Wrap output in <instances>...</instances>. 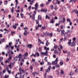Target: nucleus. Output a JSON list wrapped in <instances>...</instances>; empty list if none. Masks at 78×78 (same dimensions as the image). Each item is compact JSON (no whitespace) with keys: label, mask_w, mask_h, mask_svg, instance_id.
<instances>
[{"label":"nucleus","mask_w":78,"mask_h":78,"mask_svg":"<svg viewBox=\"0 0 78 78\" xmlns=\"http://www.w3.org/2000/svg\"><path fill=\"white\" fill-rule=\"evenodd\" d=\"M41 16H38V20H41Z\"/></svg>","instance_id":"16"},{"label":"nucleus","mask_w":78,"mask_h":78,"mask_svg":"<svg viewBox=\"0 0 78 78\" xmlns=\"http://www.w3.org/2000/svg\"><path fill=\"white\" fill-rule=\"evenodd\" d=\"M19 71H20V74H21L22 73H25V71L24 70L22 69H21V68L20 67L19 69Z\"/></svg>","instance_id":"2"},{"label":"nucleus","mask_w":78,"mask_h":78,"mask_svg":"<svg viewBox=\"0 0 78 78\" xmlns=\"http://www.w3.org/2000/svg\"><path fill=\"white\" fill-rule=\"evenodd\" d=\"M9 78V75H8L7 76V75L6 74L4 78Z\"/></svg>","instance_id":"26"},{"label":"nucleus","mask_w":78,"mask_h":78,"mask_svg":"<svg viewBox=\"0 0 78 78\" xmlns=\"http://www.w3.org/2000/svg\"><path fill=\"white\" fill-rule=\"evenodd\" d=\"M23 29L25 30V32L23 34V35L25 36H26L27 35V34H28V33H27V30H26V29L28 30V28H27V27H24Z\"/></svg>","instance_id":"1"},{"label":"nucleus","mask_w":78,"mask_h":78,"mask_svg":"<svg viewBox=\"0 0 78 78\" xmlns=\"http://www.w3.org/2000/svg\"><path fill=\"white\" fill-rule=\"evenodd\" d=\"M39 20H35V21L36 22V24H38V25H39Z\"/></svg>","instance_id":"24"},{"label":"nucleus","mask_w":78,"mask_h":78,"mask_svg":"<svg viewBox=\"0 0 78 78\" xmlns=\"http://www.w3.org/2000/svg\"><path fill=\"white\" fill-rule=\"evenodd\" d=\"M73 74H74V73L72 72H71L69 74V75L72 76V75H73Z\"/></svg>","instance_id":"9"},{"label":"nucleus","mask_w":78,"mask_h":78,"mask_svg":"<svg viewBox=\"0 0 78 78\" xmlns=\"http://www.w3.org/2000/svg\"><path fill=\"white\" fill-rule=\"evenodd\" d=\"M54 21H53V20L51 19V21L50 22V23H54Z\"/></svg>","instance_id":"29"},{"label":"nucleus","mask_w":78,"mask_h":78,"mask_svg":"<svg viewBox=\"0 0 78 78\" xmlns=\"http://www.w3.org/2000/svg\"><path fill=\"white\" fill-rule=\"evenodd\" d=\"M48 64L49 65H51V63H50V62H48Z\"/></svg>","instance_id":"64"},{"label":"nucleus","mask_w":78,"mask_h":78,"mask_svg":"<svg viewBox=\"0 0 78 78\" xmlns=\"http://www.w3.org/2000/svg\"><path fill=\"white\" fill-rule=\"evenodd\" d=\"M57 2V3H58V5H59L60 4V3H61V2L57 1H56Z\"/></svg>","instance_id":"53"},{"label":"nucleus","mask_w":78,"mask_h":78,"mask_svg":"<svg viewBox=\"0 0 78 78\" xmlns=\"http://www.w3.org/2000/svg\"><path fill=\"white\" fill-rule=\"evenodd\" d=\"M24 57V59H27V56H23Z\"/></svg>","instance_id":"42"},{"label":"nucleus","mask_w":78,"mask_h":78,"mask_svg":"<svg viewBox=\"0 0 78 78\" xmlns=\"http://www.w3.org/2000/svg\"><path fill=\"white\" fill-rule=\"evenodd\" d=\"M61 34H64V36H65V34H64V30H62L61 32Z\"/></svg>","instance_id":"8"},{"label":"nucleus","mask_w":78,"mask_h":78,"mask_svg":"<svg viewBox=\"0 0 78 78\" xmlns=\"http://www.w3.org/2000/svg\"><path fill=\"white\" fill-rule=\"evenodd\" d=\"M56 8H57V6H56V5H55V11L57 10Z\"/></svg>","instance_id":"62"},{"label":"nucleus","mask_w":78,"mask_h":78,"mask_svg":"<svg viewBox=\"0 0 78 78\" xmlns=\"http://www.w3.org/2000/svg\"><path fill=\"white\" fill-rule=\"evenodd\" d=\"M58 58H57L56 59V60L55 61L52 62V64H55L56 65L57 64H58Z\"/></svg>","instance_id":"4"},{"label":"nucleus","mask_w":78,"mask_h":78,"mask_svg":"<svg viewBox=\"0 0 78 78\" xmlns=\"http://www.w3.org/2000/svg\"><path fill=\"white\" fill-rule=\"evenodd\" d=\"M15 26H16V27H17V26H18V25H19V24L18 23H17L16 24H15Z\"/></svg>","instance_id":"54"},{"label":"nucleus","mask_w":78,"mask_h":78,"mask_svg":"<svg viewBox=\"0 0 78 78\" xmlns=\"http://www.w3.org/2000/svg\"><path fill=\"white\" fill-rule=\"evenodd\" d=\"M58 46H54V49H56V48H57Z\"/></svg>","instance_id":"37"},{"label":"nucleus","mask_w":78,"mask_h":78,"mask_svg":"<svg viewBox=\"0 0 78 78\" xmlns=\"http://www.w3.org/2000/svg\"><path fill=\"white\" fill-rule=\"evenodd\" d=\"M32 18L33 20H34V19H35V15H34V14H33V15L32 16Z\"/></svg>","instance_id":"21"},{"label":"nucleus","mask_w":78,"mask_h":78,"mask_svg":"<svg viewBox=\"0 0 78 78\" xmlns=\"http://www.w3.org/2000/svg\"><path fill=\"white\" fill-rule=\"evenodd\" d=\"M75 73H78V69H77V68H76V69L75 70Z\"/></svg>","instance_id":"33"},{"label":"nucleus","mask_w":78,"mask_h":78,"mask_svg":"<svg viewBox=\"0 0 78 78\" xmlns=\"http://www.w3.org/2000/svg\"><path fill=\"white\" fill-rule=\"evenodd\" d=\"M31 6L30 5V6H29L28 9H29V10H30L31 9Z\"/></svg>","instance_id":"36"},{"label":"nucleus","mask_w":78,"mask_h":78,"mask_svg":"<svg viewBox=\"0 0 78 78\" xmlns=\"http://www.w3.org/2000/svg\"><path fill=\"white\" fill-rule=\"evenodd\" d=\"M28 55V53L26 52L25 53V55H23V56H26L27 55Z\"/></svg>","instance_id":"39"},{"label":"nucleus","mask_w":78,"mask_h":78,"mask_svg":"<svg viewBox=\"0 0 78 78\" xmlns=\"http://www.w3.org/2000/svg\"><path fill=\"white\" fill-rule=\"evenodd\" d=\"M74 12H76V14H78V11H76V10L74 11Z\"/></svg>","instance_id":"44"},{"label":"nucleus","mask_w":78,"mask_h":78,"mask_svg":"<svg viewBox=\"0 0 78 78\" xmlns=\"http://www.w3.org/2000/svg\"><path fill=\"white\" fill-rule=\"evenodd\" d=\"M41 56H42V55H44V56H47V51H46L45 52H41Z\"/></svg>","instance_id":"3"},{"label":"nucleus","mask_w":78,"mask_h":78,"mask_svg":"<svg viewBox=\"0 0 78 78\" xmlns=\"http://www.w3.org/2000/svg\"><path fill=\"white\" fill-rule=\"evenodd\" d=\"M47 18L48 19H50V18L49 17H48V15H46V16L45 19H47Z\"/></svg>","instance_id":"23"},{"label":"nucleus","mask_w":78,"mask_h":78,"mask_svg":"<svg viewBox=\"0 0 78 78\" xmlns=\"http://www.w3.org/2000/svg\"><path fill=\"white\" fill-rule=\"evenodd\" d=\"M42 27V24H41L40 25H39V24H38L37 26L38 28H39V27H40V28H41Z\"/></svg>","instance_id":"35"},{"label":"nucleus","mask_w":78,"mask_h":78,"mask_svg":"<svg viewBox=\"0 0 78 78\" xmlns=\"http://www.w3.org/2000/svg\"><path fill=\"white\" fill-rule=\"evenodd\" d=\"M34 56V58H36V54H32V55H30L31 57H33V56Z\"/></svg>","instance_id":"17"},{"label":"nucleus","mask_w":78,"mask_h":78,"mask_svg":"<svg viewBox=\"0 0 78 78\" xmlns=\"http://www.w3.org/2000/svg\"><path fill=\"white\" fill-rule=\"evenodd\" d=\"M1 41L2 42H5V39L4 38H3L1 40Z\"/></svg>","instance_id":"15"},{"label":"nucleus","mask_w":78,"mask_h":78,"mask_svg":"<svg viewBox=\"0 0 78 78\" xmlns=\"http://www.w3.org/2000/svg\"><path fill=\"white\" fill-rule=\"evenodd\" d=\"M11 33H12V36L13 35V34H15V31H14V32L12 31Z\"/></svg>","instance_id":"41"},{"label":"nucleus","mask_w":78,"mask_h":78,"mask_svg":"<svg viewBox=\"0 0 78 78\" xmlns=\"http://www.w3.org/2000/svg\"><path fill=\"white\" fill-rule=\"evenodd\" d=\"M8 48H9V46L8 45H7L5 46V48L6 50H7Z\"/></svg>","instance_id":"12"},{"label":"nucleus","mask_w":78,"mask_h":78,"mask_svg":"<svg viewBox=\"0 0 78 78\" xmlns=\"http://www.w3.org/2000/svg\"><path fill=\"white\" fill-rule=\"evenodd\" d=\"M69 25H70V26H72V23L71 22V21H70V22H69Z\"/></svg>","instance_id":"52"},{"label":"nucleus","mask_w":78,"mask_h":78,"mask_svg":"<svg viewBox=\"0 0 78 78\" xmlns=\"http://www.w3.org/2000/svg\"><path fill=\"white\" fill-rule=\"evenodd\" d=\"M70 30H67L66 32V34H68L69 33H70Z\"/></svg>","instance_id":"25"},{"label":"nucleus","mask_w":78,"mask_h":78,"mask_svg":"<svg viewBox=\"0 0 78 78\" xmlns=\"http://www.w3.org/2000/svg\"><path fill=\"white\" fill-rule=\"evenodd\" d=\"M19 39H18L17 40H16V42H19Z\"/></svg>","instance_id":"58"},{"label":"nucleus","mask_w":78,"mask_h":78,"mask_svg":"<svg viewBox=\"0 0 78 78\" xmlns=\"http://www.w3.org/2000/svg\"><path fill=\"white\" fill-rule=\"evenodd\" d=\"M35 55H37V56H38V57H39V52H37V53H35Z\"/></svg>","instance_id":"19"},{"label":"nucleus","mask_w":78,"mask_h":78,"mask_svg":"<svg viewBox=\"0 0 78 78\" xmlns=\"http://www.w3.org/2000/svg\"><path fill=\"white\" fill-rule=\"evenodd\" d=\"M68 44L69 45H70V44H71L72 43H71V42H70V41H69L68 42Z\"/></svg>","instance_id":"45"},{"label":"nucleus","mask_w":78,"mask_h":78,"mask_svg":"<svg viewBox=\"0 0 78 78\" xmlns=\"http://www.w3.org/2000/svg\"><path fill=\"white\" fill-rule=\"evenodd\" d=\"M60 66H62L63 65V62H60Z\"/></svg>","instance_id":"34"},{"label":"nucleus","mask_w":78,"mask_h":78,"mask_svg":"<svg viewBox=\"0 0 78 78\" xmlns=\"http://www.w3.org/2000/svg\"><path fill=\"white\" fill-rule=\"evenodd\" d=\"M6 72V69H4L3 70L2 72L3 73H5V72Z\"/></svg>","instance_id":"57"},{"label":"nucleus","mask_w":78,"mask_h":78,"mask_svg":"<svg viewBox=\"0 0 78 78\" xmlns=\"http://www.w3.org/2000/svg\"><path fill=\"white\" fill-rule=\"evenodd\" d=\"M13 28H14V30H16V28H17V26L15 25H13Z\"/></svg>","instance_id":"30"},{"label":"nucleus","mask_w":78,"mask_h":78,"mask_svg":"<svg viewBox=\"0 0 78 78\" xmlns=\"http://www.w3.org/2000/svg\"><path fill=\"white\" fill-rule=\"evenodd\" d=\"M41 12H47V9H42L41 10Z\"/></svg>","instance_id":"5"},{"label":"nucleus","mask_w":78,"mask_h":78,"mask_svg":"<svg viewBox=\"0 0 78 78\" xmlns=\"http://www.w3.org/2000/svg\"><path fill=\"white\" fill-rule=\"evenodd\" d=\"M23 23H22L20 25L21 27H23Z\"/></svg>","instance_id":"60"},{"label":"nucleus","mask_w":78,"mask_h":78,"mask_svg":"<svg viewBox=\"0 0 78 78\" xmlns=\"http://www.w3.org/2000/svg\"><path fill=\"white\" fill-rule=\"evenodd\" d=\"M52 35H53V34L52 33L49 34V36H52Z\"/></svg>","instance_id":"61"},{"label":"nucleus","mask_w":78,"mask_h":78,"mask_svg":"<svg viewBox=\"0 0 78 78\" xmlns=\"http://www.w3.org/2000/svg\"><path fill=\"white\" fill-rule=\"evenodd\" d=\"M46 72L47 73V72H49V69H47L46 70H45Z\"/></svg>","instance_id":"63"},{"label":"nucleus","mask_w":78,"mask_h":78,"mask_svg":"<svg viewBox=\"0 0 78 78\" xmlns=\"http://www.w3.org/2000/svg\"><path fill=\"white\" fill-rule=\"evenodd\" d=\"M5 5H6L7 4H8V1H5V3H4Z\"/></svg>","instance_id":"31"},{"label":"nucleus","mask_w":78,"mask_h":78,"mask_svg":"<svg viewBox=\"0 0 78 78\" xmlns=\"http://www.w3.org/2000/svg\"><path fill=\"white\" fill-rule=\"evenodd\" d=\"M51 66H50L48 68V69L49 70V72L50 70V68H51Z\"/></svg>","instance_id":"48"},{"label":"nucleus","mask_w":78,"mask_h":78,"mask_svg":"<svg viewBox=\"0 0 78 78\" xmlns=\"http://www.w3.org/2000/svg\"><path fill=\"white\" fill-rule=\"evenodd\" d=\"M71 47H74V46H75V45H76L75 42L74 41H73V42L71 43Z\"/></svg>","instance_id":"6"},{"label":"nucleus","mask_w":78,"mask_h":78,"mask_svg":"<svg viewBox=\"0 0 78 78\" xmlns=\"http://www.w3.org/2000/svg\"><path fill=\"white\" fill-rule=\"evenodd\" d=\"M33 66H31L30 68V69L31 70H33Z\"/></svg>","instance_id":"43"},{"label":"nucleus","mask_w":78,"mask_h":78,"mask_svg":"<svg viewBox=\"0 0 78 78\" xmlns=\"http://www.w3.org/2000/svg\"><path fill=\"white\" fill-rule=\"evenodd\" d=\"M59 47H60L61 49H62V48H63V47L61 45H59Z\"/></svg>","instance_id":"47"},{"label":"nucleus","mask_w":78,"mask_h":78,"mask_svg":"<svg viewBox=\"0 0 78 78\" xmlns=\"http://www.w3.org/2000/svg\"><path fill=\"white\" fill-rule=\"evenodd\" d=\"M35 7H38V4H37V2L35 5Z\"/></svg>","instance_id":"40"},{"label":"nucleus","mask_w":78,"mask_h":78,"mask_svg":"<svg viewBox=\"0 0 78 78\" xmlns=\"http://www.w3.org/2000/svg\"><path fill=\"white\" fill-rule=\"evenodd\" d=\"M39 51H42V47H39Z\"/></svg>","instance_id":"28"},{"label":"nucleus","mask_w":78,"mask_h":78,"mask_svg":"<svg viewBox=\"0 0 78 78\" xmlns=\"http://www.w3.org/2000/svg\"><path fill=\"white\" fill-rule=\"evenodd\" d=\"M63 21H60V23H61V22H62V23H64V22H66V20L65 19V17H63Z\"/></svg>","instance_id":"11"},{"label":"nucleus","mask_w":78,"mask_h":78,"mask_svg":"<svg viewBox=\"0 0 78 78\" xmlns=\"http://www.w3.org/2000/svg\"><path fill=\"white\" fill-rule=\"evenodd\" d=\"M55 25H56V27H58V26H59V23H56L55 24Z\"/></svg>","instance_id":"56"},{"label":"nucleus","mask_w":78,"mask_h":78,"mask_svg":"<svg viewBox=\"0 0 78 78\" xmlns=\"http://www.w3.org/2000/svg\"><path fill=\"white\" fill-rule=\"evenodd\" d=\"M14 9V7H12V9L11 10V11L12 12V13H14V9Z\"/></svg>","instance_id":"13"},{"label":"nucleus","mask_w":78,"mask_h":78,"mask_svg":"<svg viewBox=\"0 0 78 78\" xmlns=\"http://www.w3.org/2000/svg\"><path fill=\"white\" fill-rule=\"evenodd\" d=\"M50 7L51 8V9H53V5H51Z\"/></svg>","instance_id":"50"},{"label":"nucleus","mask_w":78,"mask_h":78,"mask_svg":"<svg viewBox=\"0 0 78 78\" xmlns=\"http://www.w3.org/2000/svg\"><path fill=\"white\" fill-rule=\"evenodd\" d=\"M41 28L42 30H45V27H42Z\"/></svg>","instance_id":"22"},{"label":"nucleus","mask_w":78,"mask_h":78,"mask_svg":"<svg viewBox=\"0 0 78 78\" xmlns=\"http://www.w3.org/2000/svg\"><path fill=\"white\" fill-rule=\"evenodd\" d=\"M63 51L64 53H66L67 52V51H64V50H63Z\"/></svg>","instance_id":"46"},{"label":"nucleus","mask_w":78,"mask_h":78,"mask_svg":"<svg viewBox=\"0 0 78 78\" xmlns=\"http://www.w3.org/2000/svg\"><path fill=\"white\" fill-rule=\"evenodd\" d=\"M22 54L21 53H20V54L18 55V58H19V60H20V58L22 57Z\"/></svg>","instance_id":"10"},{"label":"nucleus","mask_w":78,"mask_h":78,"mask_svg":"<svg viewBox=\"0 0 78 78\" xmlns=\"http://www.w3.org/2000/svg\"><path fill=\"white\" fill-rule=\"evenodd\" d=\"M48 78H53V76H49L48 77Z\"/></svg>","instance_id":"49"},{"label":"nucleus","mask_w":78,"mask_h":78,"mask_svg":"<svg viewBox=\"0 0 78 78\" xmlns=\"http://www.w3.org/2000/svg\"><path fill=\"white\" fill-rule=\"evenodd\" d=\"M50 4V2H48L46 3V5H49Z\"/></svg>","instance_id":"59"},{"label":"nucleus","mask_w":78,"mask_h":78,"mask_svg":"<svg viewBox=\"0 0 78 78\" xmlns=\"http://www.w3.org/2000/svg\"><path fill=\"white\" fill-rule=\"evenodd\" d=\"M40 6H41V7H43V6H44V4L42 3L40 4Z\"/></svg>","instance_id":"32"},{"label":"nucleus","mask_w":78,"mask_h":78,"mask_svg":"<svg viewBox=\"0 0 78 78\" xmlns=\"http://www.w3.org/2000/svg\"><path fill=\"white\" fill-rule=\"evenodd\" d=\"M33 47V45H32L31 44H28L27 46V47L28 48H29L30 49L31 48V47Z\"/></svg>","instance_id":"7"},{"label":"nucleus","mask_w":78,"mask_h":78,"mask_svg":"<svg viewBox=\"0 0 78 78\" xmlns=\"http://www.w3.org/2000/svg\"><path fill=\"white\" fill-rule=\"evenodd\" d=\"M60 73H61V74H62V75H63V74L64 73V71H63V70H61Z\"/></svg>","instance_id":"27"},{"label":"nucleus","mask_w":78,"mask_h":78,"mask_svg":"<svg viewBox=\"0 0 78 78\" xmlns=\"http://www.w3.org/2000/svg\"><path fill=\"white\" fill-rule=\"evenodd\" d=\"M11 45H12V42H10L9 43V48H10L11 47Z\"/></svg>","instance_id":"20"},{"label":"nucleus","mask_w":78,"mask_h":78,"mask_svg":"<svg viewBox=\"0 0 78 78\" xmlns=\"http://www.w3.org/2000/svg\"><path fill=\"white\" fill-rule=\"evenodd\" d=\"M46 46H48V45H49V44H49V42H48V41H46Z\"/></svg>","instance_id":"14"},{"label":"nucleus","mask_w":78,"mask_h":78,"mask_svg":"<svg viewBox=\"0 0 78 78\" xmlns=\"http://www.w3.org/2000/svg\"><path fill=\"white\" fill-rule=\"evenodd\" d=\"M66 21L67 22H71V20H70V19L69 18H67L66 19Z\"/></svg>","instance_id":"18"},{"label":"nucleus","mask_w":78,"mask_h":78,"mask_svg":"<svg viewBox=\"0 0 78 78\" xmlns=\"http://www.w3.org/2000/svg\"><path fill=\"white\" fill-rule=\"evenodd\" d=\"M25 76V74H24L22 76H21V75H20V78H22L23 77H24V76Z\"/></svg>","instance_id":"51"},{"label":"nucleus","mask_w":78,"mask_h":78,"mask_svg":"<svg viewBox=\"0 0 78 78\" xmlns=\"http://www.w3.org/2000/svg\"><path fill=\"white\" fill-rule=\"evenodd\" d=\"M42 70H43V67H41L40 68V71H41V72H42Z\"/></svg>","instance_id":"55"},{"label":"nucleus","mask_w":78,"mask_h":78,"mask_svg":"<svg viewBox=\"0 0 78 78\" xmlns=\"http://www.w3.org/2000/svg\"><path fill=\"white\" fill-rule=\"evenodd\" d=\"M38 41L40 42H41V39H40V38H38Z\"/></svg>","instance_id":"38"}]
</instances>
